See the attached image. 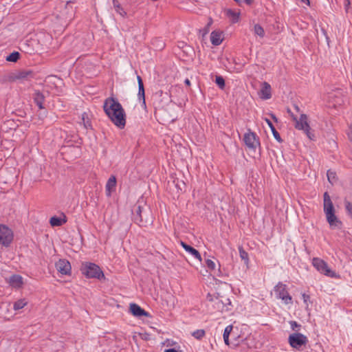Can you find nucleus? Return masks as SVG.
Segmentation results:
<instances>
[{
  "label": "nucleus",
  "instance_id": "1",
  "mask_svg": "<svg viewBox=\"0 0 352 352\" xmlns=\"http://www.w3.org/2000/svg\"><path fill=\"white\" fill-rule=\"evenodd\" d=\"M103 109L110 120L119 129H122L126 125V113L121 104L113 97L106 98Z\"/></svg>",
  "mask_w": 352,
  "mask_h": 352
},
{
  "label": "nucleus",
  "instance_id": "2",
  "mask_svg": "<svg viewBox=\"0 0 352 352\" xmlns=\"http://www.w3.org/2000/svg\"><path fill=\"white\" fill-rule=\"evenodd\" d=\"M133 220L140 226H146L152 223L153 217L150 208L146 206H141L138 204L132 209Z\"/></svg>",
  "mask_w": 352,
  "mask_h": 352
},
{
  "label": "nucleus",
  "instance_id": "3",
  "mask_svg": "<svg viewBox=\"0 0 352 352\" xmlns=\"http://www.w3.org/2000/svg\"><path fill=\"white\" fill-rule=\"evenodd\" d=\"M80 270L87 278L105 279L102 270L96 263L84 262L82 263Z\"/></svg>",
  "mask_w": 352,
  "mask_h": 352
},
{
  "label": "nucleus",
  "instance_id": "4",
  "mask_svg": "<svg viewBox=\"0 0 352 352\" xmlns=\"http://www.w3.org/2000/svg\"><path fill=\"white\" fill-rule=\"evenodd\" d=\"M288 113H291V116L295 122V128L298 130H302L310 140H314L315 136L314 133L311 131L307 115L302 113L300 118L298 119L296 116L291 113L290 110H288Z\"/></svg>",
  "mask_w": 352,
  "mask_h": 352
},
{
  "label": "nucleus",
  "instance_id": "5",
  "mask_svg": "<svg viewBox=\"0 0 352 352\" xmlns=\"http://www.w3.org/2000/svg\"><path fill=\"white\" fill-rule=\"evenodd\" d=\"M274 293L277 298L281 299L285 304L289 305L292 303V298L287 290V285L279 282L274 287Z\"/></svg>",
  "mask_w": 352,
  "mask_h": 352
},
{
  "label": "nucleus",
  "instance_id": "6",
  "mask_svg": "<svg viewBox=\"0 0 352 352\" xmlns=\"http://www.w3.org/2000/svg\"><path fill=\"white\" fill-rule=\"evenodd\" d=\"M288 342L292 348L300 349L307 344L308 339L300 333H294L289 336Z\"/></svg>",
  "mask_w": 352,
  "mask_h": 352
},
{
  "label": "nucleus",
  "instance_id": "7",
  "mask_svg": "<svg viewBox=\"0 0 352 352\" xmlns=\"http://www.w3.org/2000/svg\"><path fill=\"white\" fill-rule=\"evenodd\" d=\"M313 265L316 268V270L320 272L321 274H324L325 276L329 277H336V274L335 272L332 271L329 267L327 263L319 258H314L313 259Z\"/></svg>",
  "mask_w": 352,
  "mask_h": 352
},
{
  "label": "nucleus",
  "instance_id": "8",
  "mask_svg": "<svg viewBox=\"0 0 352 352\" xmlns=\"http://www.w3.org/2000/svg\"><path fill=\"white\" fill-rule=\"evenodd\" d=\"M13 240V232L5 225H0V244L8 247Z\"/></svg>",
  "mask_w": 352,
  "mask_h": 352
},
{
  "label": "nucleus",
  "instance_id": "9",
  "mask_svg": "<svg viewBox=\"0 0 352 352\" xmlns=\"http://www.w3.org/2000/svg\"><path fill=\"white\" fill-rule=\"evenodd\" d=\"M245 144L251 149L255 150L257 146H260L259 138L254 132L248 129V131L245 133L243 137Z\"/></svg>",
  "mask_w": 352,
  "mask_h": 352
},
{
  "label": "nucleus",
  "instance_id": "10",
  "mask_svg": "<svg viewBox=\"0 0 352 352\" xmlns=\"http://www.w3.org/2000/svg\"><path fill=\"white\" fill-rule=\"evenodd\" d=\"M56 268L58 272L63 275H69L71 274V264L66 259H60L56 263Z\"/></svg>",
  "mask_w": 352,
  "mask_h": 352
},
{
  "label": "nucleus",
  "instance_id": "11",
  "mask_svg": "<svg viewBox=\"0 0 352 352\" xmlns=\"http://www.w3.org/2000/svg\"><path fill=\"white\" fill-rule=\"evenodd\" d=\"M324 212L325 215L335 212V208L327 192L324 193Z\"/></svg>",
  "mask_w": 352,
  "mask_h": 352
},
{
  "label": "nucleus",
  "instance_id": "12",
  "mask_svg": "<svg viewBox=\"0 0 352 352\" xmlns=\"http://www.w3.org/2000/svg\"><path fill=\"white\" fill-rule=\"evenodd\" d=\"M130 312L136 317L146 316L148 317L150 314L143 309L140 306L135 303L130 304Z\"/></svg>",
  "mask_w": 352,
  "mask_h": 352
},
{
  "label": "nucleus",
  "instance_id": "13",
  "mask_svg": "<svg viewBox=\"0 0 352 352\" xmlns=\"http://www.w3.org/2000/svg\"><path fill=\"white\" fill-rule=\"evenodd\" d=\"M34 77V73L31 70H21L19 71L14 74L13 79H10V80H28L29 78Z\"/></svg>",
  "mask_w": 352,
  "mask_h": 352
},
{
  "label": "nucleus",
  "instance_id": "14",
  "mask_svg": "<svg viewBox=\"0 0 352 352\" xmlns=\"http://www.w3.org/2000/svg\"><path fill=\"white\" fill-rule=\"evenodd\" d=\"M137 80H138V99L140 101H142V105L146 107L145 90H144L143 80L140 76H137Z\"/></svg>",
  "mask_w": 352,
  "mask_h": 352
},
{
  "label": "nucleus",
  "instance_id": "15",
  "mask_svg": "<svg viewBox=\"0 0 352 352\" xmlns=\"http://www.w3.org/2000/svg\"><path fill=\"white\" fill-rule=\"evenodd\" d=\"M259 96L263 100H267L272 97L271 86L268 82H262V87L260 90Z\"/></svg>",
  "mask_w": 352,
  "mask_h": 352
},
{
  "label": "nucleus",
  "instance_id": "16",
  "mask_svg": "<svg viewBox=\"0 0 352 352\" xmlns=\"http://www.w3.org/2000/svg\"><path fill=\"white\" fill-rule=\"evenodd\" d=\"M327 221L331 228H340L342 226V221L335 214V212L326 215Z\"/></svg>",
  "mask_w": 352,
  "mask_h": 352
},
{
  "label": "nucleus",
  "instance_id": "17",
  "mask_svg": "<svg viewBox=\"0 0 352 352\" xmlns=\"http://www.w3.org/2000/svg\"><path fill=\"white\" fill-rule=\"evenodd\" d=\"M61 14L66 19L71 20L74 14V8L72 6V2L67 1L65 6L64 10L61 12Z\"/></svg>",
  "mask_w": 352,
  "mask_h": 352
},
{
  "label": "nucleus",
  "instance_id": "18",
  "mask_svg": "<svg viewBox=\"0 0 352 352\" xmlns=\"http://www.w3.org/2000/svg\"><path fill=\"white\" fill-rule=\"evenodd\" d=\"M180 244L182 247L191 255H192L195 258L198 259L199 261H201V256L198 250L192 247L191 245L186 243L184 241H181Z\"/></svg>",
  "mask_w": 352,
  "mask_h": 352
},
{
  "label": "nucleus",
  "instance_id": "19",
  "mask_svg": "<svg viewBox=\"0 0 352 352\" xmlns=\"http://www.w3.org/2000/svg\"><path fill=\"white\" fill-rule=\"evenodd\" d=\"M9 283L13 287L20 288L23 283V278L19 274H13L9 278Z\"/></svg>",
  "mask_w": 352,
  "mask_h": 352
},
{
  "label": "nucleus",
  "instance_id": "20",
  "mask_svg": "<svg viewBox=\"0 0 352 352\" xmlns=\"http://www.w3.org/2000/svg\"><path fill=\"white\" fill-rule=\"evenodd\" d=\"M210 41L212 45H219L223 41L222 32L218 31H212L210 34Z\"/></svg>",
  "mask_w": 352,
  "mask_h": 352
},
{
  "label": "nucleus",
  "instance_id": "21",
  "mask_svg": "<svg viewBox=\"0 0 352 352\" xmlns=\"http://www.w3.org/2000/svg\"><path fill=\"white\" fill-rule=\"evenodd\" d=\"M34 100L36 104L38 107L40 109H44L43 102L45 100L44 95L39 91H35L34 94Z\"/></svg>",
  "mask_w": 352,
  "mask_h": 352
},
{
  "label": "nucleus",
  "instance_id": "22",
  "mask_svg": "<svg viewBox=\"0 0 352 352\" xmlns=\"http://www.w3.org/2000/svg\"><path fill=\"white\" fill-rule=\"evenodd\" d=\"M265 120L267 123L268 126H270L274 138L280 143L283 142V139L281 138L279 133L276 131V128L273 125L272 122L267 118H265Z\"/></svg>",
  "mask_w": 352,
  "mask_h": 352
},
{
  "label": "nucleus",
  "instance_id": "23",
  "mask_svg": "<svg viewBox=\"0 0 352 352\" xmlns=\"http://www.w3.org/2000/svg\"><path fill=\"white\" fill-rule=\"evenodd\" d=\"M116 186V178L115 176L111 175L106 184V190L109 191V194L110 195L111 192L113 191Z\"/></svg>",
  "mask_w": 352,
  "mask_h": 352
},
{
  "label": "nucleus",
  "instance_id": "24",
  "mask_svg": "<svg viewBox=\"0 0 352 352\" xmlns=\"http://www.w3.org/2000/svg\"><path fill=\"white\" fill-rule=\"evenodd\" d=\"M232 329H233V327L232 325H228L227 326L225 329H224V332H223V340H224V342L226 345L229 346L230 345V342H229V336L230 334V333L232 332Z\"/></svg>",
  "mask_w": 352,
  "mask_h": 352
},
{
  "label": "nucleus",
  "instance_id": "25",
  "mask_svg": "<svg viewBox=\"0 0 352 352\" xmlns=\"http://www.w3.org/2000/svg\"><path fill=\"white\" fill-rule=\"evenodd\" d=\"M113 7L116 11L120 14L122 16L125 17L126 16V12L124 10L120 3L118 0H113Z\"/></svg>",
  "mask_w": 352,
  "mask_h": 352
},
{
  "label": "nucleus",
  "instance_id": "26",
  "mask_svg": "<svg viewBox=\"0 0 352 352\" xmlns=\"http://www.w3.org/2000/svg\"><path fill=\"white\" fill-rule=\"evenodd\" d=\"M65 221L58 217H52L50 220L52 226H60Z\"/></svg>",
  "mask_w": 352,
  "mask_h": 352
},
{
  "label": "nucleus",
  "instance_id": "27",
  "mask_svg": "<svg viewBox=\"0 0 352 352\" xmlns=\"http://www.w3.org/2000/svg\"><path fill=\"white\" fill-rule=\"evenodd\" d=\"M20 54L18 52H13L7 56L6 60L8 62L16 63L20 58Z\"/></svg>",
  "mask_w": 352,
  "mask_h": 352
},
{
  "label": "nucleus",
  "instance_id": "28",
  "mask_svg": "<svg viewBox=\"0 0 352 352\" xmlns=\"http://www.w3.org/2000/svg\"><path fill=\"white\" fill-rule=\"evenodd\" d=\"M239 252L241 258L244 261L246 265L249 263V256L248 252L243 248L242 246L239 247Z\"/></svg>",
  "mask_w": 352,
  "mask_h": 352
},
{
  "label": "nucleus",
  "instance_id": "29",
  "mask_svg": "<svg viewBox=\"0 0 352 352\" xmlns=\"http://www.w3.org/2000/svg\"><path fill=\"white\" fill-rule=\"evenodd\" d=\"M28 304V302L25 300V299L22 298L16 300L14 302L13 308L14 310H19L22 308H23L26 305Z\"/></svg>",
  "mask_w": 352,
  "mask_h": 352
},
{
  "label": "nucleus",
  "instance_id": "30",
  "mask_svg": "<svg viewBox=\"0 0 352 352\" xmlns=\"http://www.w3.org/2000/svg\"><path fill=\"white\" fill-rule=\"evenodd\" d=\"M254 32L255 34L259 36L261 38H263L265 36V31L259 24L254 25Z\"/></svg>",
  "mask_w": 352,
  "mask_h": 352
},
{
  "label": "nucleus",
  "instance_id": "31",
  "mask_svg": "<svg viewBox=\"0 0 352 352\" xmlns=\"http://www.w3.org/2000/svg\"><path fill=\"white\" fill-rule=\"evenodd\" d=\"M232 307L230 300L229 298H226L225 300H223L222 312L230 311L232 309Z\"/></svg>",
  "mask_w": 352,
  "mask_h": 352
},
{
  "label": "nucleus",
  "instance_id": "32",
  "mask_svg": "<svg viewBox=\"0 0 352 352\" xmlns=\"http://www.w3.org/2000/svg\"><path fill=\"white\" fill-rule=\"evenodd\" d=\"M215 83L221 89H224L226 84L225 80L221 76H216Z\"/></svg>",
  "mask_w": 352,
  "mask_h": 352
},
{
  "label": "nucleus",
  "instance_id": "33",
  "mask_svg": "<svg viewBox=\"0 0 352 352\" xmlns=\"http://www.w3.org/2000/svg\"><path fill=\"white\" fill-rule=\"evenodd\" d=\"M227 16L232 18V23H236L239 19V14L229 9L227 10Z\"/></svg>",
  "mask_w": 352,
  "mask_h": 352
},
{
  "label": "nucleus",
  "instance_id": "34",
  "mask_svg": "<svg viewBox=\"0 0 352 352\" xmlns=\"http://www.w3.org/2000/svg\"><path fill=\"white\" fill-rule=\"evenodd\" d=\"M205 334L206 332L204 329H197L192 333V336L197 340H201Z\"/></svg>",
  "mask_w": 352,
  "mask_h": 352
},
{
  "label": "nucleus",
  "instance_id": "35",
  "mask_svg": "<svg viewBox=\"0 0 352 352\" xmlns=\"http://www.w3.org/2000/svg\"><path fill=\"white\" fill-rule=\"evenodd\" d=\"M82 120L83 122V124L86 129H89L91 127V122L89 120L88 116L86 113H84L82 115Z\"/></svg>",
  "mask_w": 352,
  "mask_h": 352
},
{
  "label": "nucleus",
  "instance_id": "36",
  "mask_svg": "<svg viewBox=\"0 0 352 352\" xmlns=\"http://www.w3.org/2000/svg\"><path fill=\"white\" fill-rule=\"evenodd\" d=\"M206 265L208 270L213 271L215 270L216 265L213 261L210 258L206 260Z\"/></svg>",
  "mask_w": 352,
  "mask_h": 352
},
{
  "label": "nucleus",
  "instance_id": "37",
  "mask_svg": "<svg viewBox=\"0 0 352 352\" xmlns=\"http://www.w3.org/2000/svg\"><path fill=\"white\" fill-rule=\"evenodd\" d=\"M344 204H345V209H346L348 214L352 219V203H351L348 201H345Z\"/></svg>",
  "mask_w": 352,
  "mask_h": 352
},
{
  "label": "nucleus",
  "instance_id": "38",
  "mask_svg": "<svg viewBox=\"0 0 352 352\" xmlns=\"http://www.w3.org/2000/svg\"><path fill=\"white\" fill-rule=\"evenodd\" d=\"M327 178L329 182L333 183L336 180V173L329 170L327 173Z\"/></svg>",
  "mask_w": 352,
  "mask_h": 352
},
{
  "label": "nucleus",
  "instance_id": "39",
  "mask_svg": "<svg viewBox=\"0 0 352 352\" xmlns=\"http://www.w3.org/2000/svg\"><path fill=\"white\" fill-rule=\"evenodd\" d=\"M214 305L220 311L222 312L223 300L217 298L214 300Z\"/></svg>",
  "mask_w": 352,
  "mask_h": 352
},
{
  "label": "nucleus",
  "instance_id": "40",
  "mask_svg": "<svg viewBox=\"0 0 352 352\" xmlns=\"http://www.w3.org/2000/svg\"><path fill=\"white\" fill-rule=\"evenodd\" d=\"M211 24H212V21L210 20V21L206 25V26L204 29L200 30V32L202 33L203 36H204L209 32V28Z\"/></svg>",
  "mask_w": 352,
  "mask_h": 352
},
{
  "label": "nucleus",
  "instance_id": "41",
  "mask_svg": "<svg viewBox=\"0 0 352 352\" xmlns=\"http://www.w3.org/2000/svg\"><path fill=\"white\" fill-rule=\"evenodd\" d=\"M289 323L293 331H295L297 327H300V325L296 321H290Z\"/></svg>",
  "mask_w": 352,
  "mask_h": 352
},
{
  "label": "nucleus",
  "instance_id": "42",
  "mask_svg": "<svg viewBox=\"0 0 352 352\" xmlns=\"http://www.w3.org/2000/svg\"><path fill=\"white\" fill-rule=\"evenodd\" d=\"M302 297L304 302L307 305V306H308L307 301L310 298L309 295L306 294L304 293V294H302Z\"/></svg>",
  "mask_w": 352,
  "mask_h": 352
},
{
  "label": "nucleus",
  "instance_id": "43",
  "mask_svg": "<svg viewBox=\"0 0 352 352\" xmlns=\"http://www.w3.org/2000/svg\"><path fill=\"white\" fill-rule=\"evenodd\" d=\"M164 352H178V351L175 349L171 348V349H166L164 351Z\"/></svg>",
  "mask_w": 352,
  "mask_h": 352
},
{
  "label": "nucleus",
  "instance_id": "44",
  "mask_svg": "<svg viewBox=\"0 0 352 352\" xmlns=\"http://www.w3.org/2000/svg\"><path fill=\"white\" fill-rule=\"evenodd\" d=\"M270 116L276 122H278V119L274 114L270 113Z\"/></svg>",
  "mask_w": 352,
  "mask_h": 352
},
{
  "label": "nucleus",
  "instance_id": "45",
  "mask_svg": "<svg viewBox=\"0 0 352 352\" xmlns=\"http://www.w3.org/2000/svg\"><path fill=\"white\" fill-rule=\"evenodd\" d=\"M247 5H251L253 3V0H243Z\"/></svg>",
  "mask_w": 352,
  "mask_h": 352
},
{
  "label": "nucleus",
  "instance_id": "46",
  "mask_svg": "<svg viewBox=\"0 0 352 352\" xmlns=\"http://www.w3.org/2000/svg\"><path fill=\"white\" fill-rule=\"evenodd\" d=\"M184 83L187 86H190V81L189 79L186 78L185 80H184Z\"/></svg>",
  "mask_w": 352,
  "mask_h": 352
},
{
  "label": "nucleus",
  "instance_id": "47",
  "mask_svg": "<svg viewBox=\"0 0 352 352\" xmlns=\"http://www.w3.org/2000/svg\"><path fill=\"white\" fill-rule=\"evenodd\" d=\"M349 5H350V1L346 0V4H345L346 9H347V8L349 6Z\"/></svg>",
  "mask_w": 352,
  "mask_h": 352
},
{
  "label": "nucleus",
  "instance_id": "48",
  "mask_svg": "<svg viewBox=\"0 0 352 352\" xmlns=\"http://www.w3.org/2000/svg\"><path fill=\"white\" fill-rule=\"evenodd\" d=\"M302 2L307 3V5H309V0H300Z\"/></svg>",
  "mask_w": 352,
  "mask_h": 352
},
{
  "label": "nucleus",
  "instance_id": "49",
  "mask_svg": "<svg viewBox=\"0 0 352 352\" xmlns=\"http://www.w3.org/2000/svg\"><path fill=\"white\" fill-rule=\"evenodd\" d=\"M184 45V43L182 42V43H180V45H179V47H183Z\"/></svg>",
  "mask_w": 352,
  "mask_h": 352
},
{
  "label": "nucleus",
  "instance_id": "50",
  "mask_svg": "<svg viewBox=\"0 0 352 352\" xmlns=\"http://www.w3.org/2000/svg\"><path fill=\"white\" fill-rule=\"evenodd\" d=\"M296 109L297 111H299V108L297 106H296Z\"/></svg>",
  "mask_w": 352,
  "mask_h": 352
},
{
  "label": "nucleus",
  "instance_id": "51",
  "mask_svg": "<svg viewBox=\"0 0 352 352\" xmlns=\"http://www.w3.org/2000/svg\"><path fill=\"white\" fill-rule=\"evenodd\" d=\"M351 136H352V129H351Z\"/></svg>",
  "mask_w": 352,
  "mask_h": 352
}]
</instances>
